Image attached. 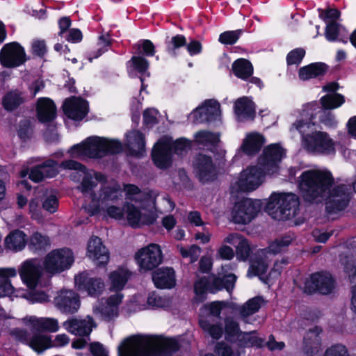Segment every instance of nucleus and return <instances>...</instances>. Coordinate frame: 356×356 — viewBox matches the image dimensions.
<instances>
[{
  "instance_id": "nucleus-1",
  "label": "nucleus",
  "mask_w": 356,
  "mask_h": 356,
  "mask_svg": "<svg viewBox=\"0 0 356 356\" xmlns=\"http://www.w3.org/2000/svg\"><path fill=\"white\" fill-rule=\"evenodd\" d=\"M300 179L299 188L306 201L319 203L325 200L326 210L331 213L342 211L348 206L350 199L348 187L341 184L330 190L334 181L330 172L307 170Z\"/></svg>"
},
{
  "instance_id": "nucleus-2",
  "label": "nucleus",
  "mask_w": 356,
  "mask_h": 356,
  "mask_svg": "<svg viewBox=\"0 0 356 356\" xmlns=\"http://www.w3.org/2000/svg\"><path fill=\"white\" fill-rule=\"evenodd\" d=\"M77 189L91 200L88 208L91 215L99 213L121 196V188L118 183L108 182L103 174L94 171H83V178Z\"/></svg>"
},
{
  "instance_id": "nucleus-3",
  "label": "nucleus",
  "mask_w": 356,
  "mask_h": 356,
  "mask_svg": "<svg viewBox=\"0 0 356 356\" xmlns=\"http://www.w3.org/2000/svg\"><path fill=\"white\" fill-rule=\"evenodd\" d=\"M172 339L157 337H132L125 339L118 348L119 356H168L178 350Z\"/></svg>"
},
{
  "instance_id": "nucleus-4",
  "label": "nucleus",
  "mask_w": 356,
  "mask_h": 356,
  "mask_svg": "<svg viewBox=\"0 0 356 356\" xmlns=\"http://www.w3.org/2000/svg\"><path fill=\"white\" fill-rule=\"evenodd\" d=\"M122 150L121 143L117 140L99 137L88 138L82 144L76 145L70 149L72 156L79 157H102L106 154H117Z\"/></svg>"
},
{
  "instance_id": "nucleus-5",
  "label": "nucleus",
  "mask_w": 356,
  "mask_h": 356,
  "mask_svg": "<svg viewBox=\"0 0 356 356\" xmlns=\"http://www.w3.org/2000/svg\"><path fill=\"white\" fill-rule=\"evenodd\" d=\"M299 199L295 194L280 195L268 208L270 215L277 220H286L295 217L299 211Z\"/></svg>"
},
{
  "instance_id": "nucleus-6",
  "label": "nucleus",
  "mask_w": 356,
  "mask_h": 356,
  "mask_svg": "<svg viewBox=\"0 0 356 356\" xmlns=\"http://www.w3.org/2000/svg\"><path fill=\"white\" fill-rule=\"evenodd\" d=\"M266 171L258 165L249 166L243 170L238 179L232 185V192H251L264 182Z\"/></svg>"
},
{
  "instance_id": "nucleus-7",
  "label": "nucleus",
  "mask_w": 356,
  "mask_h": 356,
  "mask_svg": "<svg viewBox=\"0 0 356 356\" xmlns=\"http://www.w3.org/2000/svg\"><path fill=\"white\" fill-rule=\"evenodd\" d=\"M261 204L259 200L244 199L235 203L231 216L232 221L237 224H248L251 222L260 211Z\"/></svg>"
},
{
  "instance_id": "nucleus-8",
  "label": "nucleus",
  "mask_w": 356,
  "mask_h": 356,
  "mask_svg": "<svg viewBox=\"0 0 356 356\" xmlns=\"http://www.w3.org/2000/svg\"><path fill=\"white\" fill-rule=\"evenodd\" d=\"M74 262L72 252L68 248L52 250L45 257L44 267L52 274L60 273L68 268Z\"/></svg>"
},
{
  "instance_id": "nucleus-9",
  "label": "nucleus",
  "mask_w": 356,
  "mask_h": 356,
  "mask_svg": "<svg viewBox=\"0 0 356 356\" xmlns=\"http://www.w3.org/2000/svg\"><path fill=\"white\" fill-rule=\"evenodd\" d=\"M135 259L140 272L153 270L162 262L161 248L157 244L150 243L136 252Z\"/></svg>"
},
{
  "instance_id": "nucleus-10",
  "label": "nucleus",
  "mask_w": 356,
  "mask_h": 356,
  "mask_svg": "<svg viewBox=\"0 0 356 356\" xmlns=\"http://www.w3.org/2000/svg\"><path fill=\"white\" fill-rule=\"evenodd\" d=\"M302 146L310 152L327 154L334 150V142L327 133L322 131L303 136Z\"/></svg>"
},
{
  "instance_id": "nucleus-11",
  "label": "nucleus",
  "mask_w": 356,
  "mask_h": 356,
  "mask_svg": "<svg viewBox=\"0 0 356 356\" xmlns=\"http://www.w3.org/2000/svg\"><path fill=\"white\" fill-rule=\"evenodd\" d=\"M334 289V280L327 273H316L305 283V292L312 293L318 291L321 294H329Z\"/></svg>"
},
{
  "instance_id": "nucleus-12",
  "label": "nucleus",
  "mask_w": 356,
  "mask_h": 356,
  "mask_svg": "<svg viewBox=\"0 0 356 356\" xmlns=\"http://www.w3.org/2000/svg\"><path fill=\"white\" fill-rule=\"evenodd\" d=\"M152 157L155 165L160 169H167L172 164V139L164 137L154 145Z\"/></svg>"
},
{
  "instance_id": "nucleus-13",
  "label": "nucleus",
  "mask_w": 356,
  "mask_h": 356,
  "mask_svg": "<svg viewBox=\"0 0 356 356\" xmlns=\"http://www.w3.org/2000/svg\"><path fill=\"white\" fill-rule=\"evenodd\" d=\"M284 155V150L277 144H273L264 149L259 159V165L266 174H274L278 170V163Z\"/></svg>"
},
{
  "instance_id": "nucleus-14",
  "label": "nucleus",
  "mask_w": 356,
  "mask_h": 356,
  "mask_svg": "<svg viewBox=\"0 0 356 356\" xmlns=\"http://www.w3.org/2000/svg\"><path fill=\"white\" fill-rule=\"evenodd\" d=\"M25 60L24 49L17 42L5 44L0 51V61L4 67H15Z\"/></svg>"
},
{
  "instance_id": "nucleus-15",
  "label": "nucleus",
  "mask_w": 356,
  "mask_h": 356,
  "mask_svg": "<svg viewBox=\"0 0 356 356\" xmlns=\"http://www.w3.org/2000/svg\"><path fill=\"white\" fill-rule=\"evenodd\" d=\"M75 283L79 290L90 296H98L104 290L105 284L100 277H92L88 272H82L75 277Z\"/></svg>"
},
{
  "instance_id": "nucleus-16",
  "label": "nucleus",
  "mask_w": 356,
  "mask_h": 356,
  "mask_svg": "<svg viewBox=\"0 0 356 356\" xmlns=\"http://www.w3.org/2000/svg\"><path fill=\"white\" fill-rule=\"evenodd\" d=\"M55 305L63 313L74 314L81 305L79 296L72 290H60L54 298Z\"/></svg>"
},
{
  "instance_id": "nucleus-17",
  "label": "nucleus",
  "mask_w": 356,
  "mask_h": 356,
  "mask_svg": "<svg viewBox=\"0 0 356 356\" xmlns=\"http://www.w3.org/2000/svg\"><path fill=\"white\" fill-rule=\"evenodd\" d=\"M193 166L197 175L202 182L211 181L216 177V166L209 156L204 154H197L193 161Z\"/></svg>"
},
{
  "instance_id": "nucleus-18",
  "label": "nucleus",
  "mask_w": 356,
  "mask_h": 356,
  "mask_svg": "<svg viewBox=\"0 0 356 356\" xmlns=\"http://www.w3.org/2000/svg\"><path fill=\"white\" fill-rule=\"evenodd\" d=\"M63 108L69 118L79 121L88 114V104L81 97H72L65 100Z\"/></svg>"
},
{
  "instance_id": "nucleus-19",
  "label": "nucleus",
  "mask_w": 356,
  "mask_h": 356,
  "mask_svg": "<svg viewBox=\"0 0 356 356\" xmlns=\"http://www.w3.org/2000/svg\"><path fill=\"white\" fill-rule=\"evenodd\" d=\"M220 104L213 99L205 101L204 104L193 113L196 123L211 122L218 119L221 115Z\"/></svg>"
},
{
  "instance_id": "nucleus-20",
  "label": "nucleus",
  "mask_w": 356,
  "mask_h": 356,
  "mask_svg": "<svg viewBox=\"0 0 356 356\" xmlns=\"http://www.w3.org/2000/svg\"><path fill=\"white\" fill-rule=\"evenodd\" d=\"M23 282L30 289L36 287L42 274V268L40 263L36 260H29L25 261L19 271Z\"/></svg>"
},
{
  "instance_id": "nucleus-21",
  "label": "nucleus",
  "mask_w": 356,
  "mask_h": 356,
  "mask_svg": "<svg viewBox=\"0 0 356 356\" xmlns=\"http://www.w3.org/2000/svg\"><path fill=\"white\" fill-rule=\"evenodd\" d=\"M126 213L127 221L132 227L151 225L156 220V215L152 210L145 211L142 213L132 204L127 205Z\"/></svg>"
},
{
  "instance_id": "nucleus-22",
  "label": "nucleus",
  "mask_w": 356,
  "mask_h": 356,
  "mask_svg": "<svg viewBox=\"0 0 356 356\" xmlns=\"http://www.w3.org/2000/svg\"><path fill=\"white\" fill-rule=\"evenodd\" d=\"M88 257L97 262L98 266L105 265L109 261V254L102 240L94 236L90 238L87 248Z\"/></svg>"
},
{
  "instance_id": "nucleus-23",
  "label": "nucleus",
  "mask_w": 356,
  "mask_h": 356,
  "mask_svg": "<svg viewBox=\"0 0 356 356\" xmlns=\"http://www.w3.org/2000/svg\"><path fill=\"white\" fill-rule=\"evenodd\" d=\"M22 321L26 325L31 326L33 331L55 332L59 328L58 321L52 318L30 316Z\"/></svg>"
},
{
  "instance_id": "nucleus-24",
  "label": "nucleus",
  "mask_w": 356,
  "mask_h": 356,
  "mask_svg": "<svg viewBox=\"0 0 356 356\" xmlns=\"http://www.w3.org/2000/svg\"><path fill=\"white\" fill-rule=\"evenodd\" d=\"M63 326L69 332L74 335L87 336L91 332L95 324L93 319L88 316L83 320L76 318L70 319L64 322Z\"/></svg>"
},
{
  "instance_id": "nucleus-25",
  "label": "nucleus",
  "mask_w": 356,
  "mask_h": 356,
  "mask_svg": "<svg viewBox=\"0 0 356 356\" xmlns=\"http://www.w3.org/2000/svg\"><path fill=\"white\" fill-rule=\"evenodd\" d=\"M36 111L38 119L42 122H50L56 115L55 104L51 99L47 97H42L38 99Z\"/></svg>"
},
{
  "instance_id": "nucleus-26",
  "label": "nucleus",
  "mask_w": 356,
  "mask_h": 356,
  "mask_svg": "<svg viewBox=\"0 0 356 356\" xmlns=\"http://www.w3.org/2000/svg\"><path fill=\"white\" fill-rule=\"evenodd\" d=\"M56 165V162L49 160L42 165L32 168L29 173V178L33 181L39 182L44 178L53 177L58 173Z\"/></svg>"
},
{
  "instance_id": "nucleus-27",
  "label": "nucleus",
  "mask_w": 356,
  "mask_h": 356,
  "mask_svg": "<svg viewBox=\"0 0 356 356\" xmlns=\"http://www.w3.org/2000/svg\"><path fill=\"white\" fill-rule=\"evenodd\" d=\"M152 280L157 288H172L175 285V271L172 268H159L153 273Z\"/></svg>"
},
{
  "instance_id": "nucleus-28",
  "label": "nucleus",
  "mask_w": 356,
  "mask_h": 356,
  "mask_svg": "<svg viewBox=\"0 0 356 356\" xmlns=\"http://www.w3.org/2000/svg\"><path fill=\"white\" fill-rule=\"evenodd\" d=\"M234 111L241 121L253 120L255 116L254 103L247 97L239 98L236 101Z\"/></svg>"
},
{
  "instance_id": "nucleus-29",
  "label": "nucleus",
  "mask_w": 356,
  "mask_h": 356,
  "mask_svg": "<svg viewBox=\"0 0 356 356\" xmlns=\"http://www.w3.org/2000/svg\"><path fill=\"white\" fill-rule=\"evenodd\" d=\"M265 142L264 137L258 133H250L243 140L241 149L248 155L257 154Z\"/></svg>"
},
{
  "instance_id": "nucleus-30",
  "label": "nucleus",
  "mask_w": 356,
  "mask_h": 356,
  "mask_svg": "<svg viewBox=\"0 0 356 356\" xmlns=\"http://www.w3.org/2000/svg\"><path fill=\"white\" fill-rule=\"evenodd\" d=\"M127 146L132 155L142 154L145 147L144 135L139 131H130L127 135Z\"/></svg>"
},
{
  "instance_id": "nucleus-31",
  "label": "nucleus",
  "mask_w": 356,
  "mask_h": 356,
  "mask_svg": "<svg viewBox=\"0 0 356 356\" xmlns=\"http://www.w3.org/2000/svg\"><path fill=\"white\" fill-rule=\"evenodd\" d=\"M131 273L125 268H118L109 274L111 291H121L130 278Z\"/></svg>"
},
{
  "instance_id": "nucleus-32",
  "label": "nucleus",
  "mask_w": 356,
  "mask_h": 356,
  "mask_svg": "<svg viewBox=\"0 0 356 356\" xmlns=\"http://www.w3.org/2000/svg\"><path fill=\"white\" fill-rule=\"evenodd\" d=\"M327 66L323 63H315L301 67L298 74L301 80L306 81L310 79L319 78L325 75Z\"/></svg>"
},
{
  "instance_id": "nucleus-33",
  "label": "nucleus",
  "mask_w": 356,
  "mask_h": 356,
  "mask_svg": "<svg viewBox=\"0 0 356 356\" xmlns=\"http://www.w3.org/2000/svg\"><path fill=\"white\" fill-rule=\"evenodd\" d=\"M321 348V339L319 334L309 331L304 338L303 350L307 356H318Z\"/></svg>"
},
{
  "instance_id": "nucleus-34",
  "label": "nucleus",
  "mask_w": 356,
  "mask_h": 356,
  "mask_svg": "<svg viewBox=\"0 0 356 356\" xmlns=\"http://www.w3.org/2000/svg\"><path fill=\"white\" fill-rule=\"evenodd\" d=\"M220 141L219 134L209 131H200L194 137L195 143L205 149H211Z\"/></svg>"
},
{
  "instance_id": "nucleus-35",
  "label": "nucleus",
  "mask_w": 356,
  "mask_h": 356,
  "mask_svg": "<svg viewBox=\"0 0 356 356\" xmlns=\"http://www.w3.org/2000/svg\"><path fill=\"white\" fill-rule=\"evenodd\" d=\"M24 102V96L18 90L8 92L2 99L3 106L8 111L15 110Z\"/></svg>"
},
{
  "instance_id": "nucleus-36",
  "label": "nucleus",
  "mask_w": 356,
  "mask_h": 356,
  "mask_svg": "<svg viewBox=\"0 0 356 356\" xmlns=\"http://www.w3.org/2000/svg\"><path fill=\"white\" fill-rule=\"evenodd\" d=\"M15 276L16 270L14 268H0V297L13 294L14 288L9 278Z\"/></svg>"
},
{
  "instance_id": "nucleus-37",
  "label": "nucleus",
  "mask_w": 356,
  "mask_h": 356,
  "mask_svg": "<svg viewBox=\"0 0 356 356\" xmlns=\"http://www.w3.org/2000/svg\"><path fill=\"white\" fill-rule=\"evenodd\" d=\"M26 243V234L19 230H15L5 238V245L8 249L18 251L22 250Z\"/></svg>"
},
{
  "instance_id": "nucleus-38",
  "label": "nucleus",
  "mask_w": 356,
  "mask_h": 356,
  "mask_svg": "<svg viewBox=\"0 0 356 356\" xmlns=\"http://www.w3.org/2000/svg\"><path fill=\"white\" fill-rule=\"evenodd\" d=\"M236 281V276L232 273L225 275L222 278L213 277L211 279V291L215 292L216 291L225 289L227 291L230 292L233 290Z\"/></svg>"
},
{
  "instance_id": "nucleus-39",
  "label": "nucleus",
  "mask_w": 356,
  "mask_h": 356,
  "mask_svg": "<svg viewBox=\"0 0 356 356\" xmlns=\"http://www.w3.org/2000/svg\"><path fill=\"white\" fill-rule=\"evenodd\" d=\"M232 70L237 77L243 79L250 77L253 73L252 65L245 58H240L234 61L232 65Z\"/></svg>"
},
{
  "instance_id": "nucleus-40",
  "label": "nucleus",
  "mask_w": 356,
  "mask_h": 356,
  "mask_svg": "<svg viewBox=\"0 0 356 356\" xmlns=\"http://www.w3.org/2000/svg\"><path fill=\"white\" fill-rule=\"evenodd\" d=\"M29 345L38 353L51 347V341L49 336L42 334H35L30 338Z\"/></svg>"
},
{
  "instance_id": "nucleus-41",
  "label": "nucleus",
  "mask_w": 356,
  "mask_h": 356,
  "mask_svg": "<svg viewBox=\"0 0 356 356\" xmlns=\"http://www.w3.org/2000/svg\"><path fill=\"white\" fill-rule=\"evenodd\" d=\"M237 341L241 347H260L264 343V340L257 336L256 332L240 333Z\"/></svg>"
},
{
  "instance_id": "nucleus-42",
  "label": "nucleus",
  "mask_w": 356,
  "mask_h": 356,
  "mask_svg": "<svg viewBox=\"0 0 356 356\" xmlns=\"http://www.w3.org/2000/svg\"><path fill=\"white\" fill-rule=\"evenodd\" d=\"M124 191L128 195V198L136 202L145 201V205L151 203V200L149 195L142 193L139 188L133 184L124 185Z\"/></svg>"
},
{
  "instance_id": "nucleus-43",
  "label": "nucleus",
  "mask_w": 356,
  "mask_h": 356,
  "mask_svg": "<svg viewBox=\"0 0 356 356\" xmlns=\"http://www.w3.org/2000/svg\"><path fill=\"white\" fill-rule=\"evenodd\" d=\"M263 304L261 297L253 298L241 307L240 313L243 317H248L258 312Z\"/></svg>"
},
{
  "instance_id": "nucleus-44",
  "label": "nucleus",
  "mask_w": 356,
  "mask_h": 356,
  "mask_svg": "<svg viewBox=\"0 0 356 356\" xmlns=\"http://www.w3.org/2000/svg\"><path fill=\"white\" fill-rule=\"evenodd\" d=\"M344 102V97L339 93L327 95L321 97V103L325 109H333L340 106Z\"/></svg>"
},
{
  "instance_id": "nucleus-45",
  "label": "nucleus",
  "mask_w": 356,
  "mask_h": 356,
  "mask_svg": "<svg viewBox=\"0 0 356 356\" xmlns=\"http://www.w3.org/2000/svg\"><path fill=\"white\" fill-rule=\"evenodd\" d=\"M292 239L293 238L288 235L275 240L269 245L268 252L273 254L280 253L291 243Z\"/></svg>"
},
{
  "instance_id": "nucleus-46",
  "label": "nucleus",
  "mask_w": 356,
  "mask_h": 356,
  "mask_svg": "<svg viewBox=\"0 0 356 356\" xmlns=\"http://www.w3.org/2000/svg\"><path fill=\"white\" fill-rule=\"evenodd\" d=\"M292 239L293 238L288 235L275 240L269 245L268 252L273 254L280 253L291 243Z\"/></svg>"
},
{
  "instance_id": "nucleus-47",
  "label": "nucleus",
  "mask_w": 356,
  "mask_h": 356,
  "mask_svg": "<svg viewBox=\"0 0 356 356\" xmlns=\"http://www.w3.org/2000/svg\"><path fill=\"white\" fill-rule=\"evenodd\" d=\"M292 239L293 238L288 235L275 240L269 245L268 252L273 254L280 253L291 243Z\"/></svg>"
},
{
  "instance_id": "nucleus-48",
  "label": "nucleus",
  "mask_w": 356,
  "mask_h": 356,
  "mask_svg": "<svg viewBox=\"0 0 356 356\" xmlns=\"http://www.w3.org/2000/svg\"><path fill=\"white\" fill-rule=\"evenodd\" d=\"M292 239L293 238L288 235L275 240L269 245L268 252L273 254L280 253L291 243Z\"/></svg>"
},
{
  "instance_id": "nucleus-49",
  "label": "nucleus",
  "mask_w": 356,
  "mask_h": 356,
  "mask_svg": "<svg viewBox=\"0 0 356 356\" xmlns=\"http://www.w3.org/2000/svg\"><path fill=\"white\" fill-rule=\"evenodd\" d=\"M199 323L202 330L208 332L213 339H218L222 337L223 330L221 325H211L209 321L204 319H200Z\"/></svg>"
},
{
  "instance_id": "nucleus-50",
  "label": "nucleus",
  "mask_w": 356,
  "mask_h": 356,
  "mask_svg": "<svg viewBox=\"0 0 356 356\" xmlns=\"http://www.w3.org/2000/svg\"><path fill=\"white\" fill-rule=\"evenodd\" d=\"M211 281L209 282L205 277H201L195 281L194 284V291L200 301H202L204 299V295L209 288L211 291Z\"/></svg>"
},
{
  "instance_id": "nucleus-51",
  "label": "nucleus",
  "mask_w": 356,
  "mask_h": 356,
  "mask_svg": "<svg viewBox=\"0 0 356 356\" xmlns=\"http://www.w3.org/2000/svg\"><path fill=\"white\" fill-rule=\"evenodd\" d=\"M267 268L268 266L264 261L261 259H254L251 262L248 271V276L252 277L253 276L264 274L266 272Z\"/></svg>"
},
{
  "instance_id": "nucleus-52",
  "label": "nucleus",
  "mask_w": 356,
  "mask_h": 356,
  "mask_svg": "<svg viewBox=\"0 0 356 356\" xmlns=\"http://www.w3.org/2000/svg\"><path fill=\"white\" fill-rule=\"evenodd\" d=\"M50 245L47 236L36 232L31 238L30 245L35 250L44 249Z\"/></svg>"
},
{
  "instance_id": "nucleus-53",
  "label": "nucleus",
  "mask_w": 356,
  "mask_h": 356,
  "mask_svg": "<svg viewBox=\"0 0 356 356\" xmlns=\"http://www.w3.org/2000/svg\"><path fill=\"white\" fill-rule=\"evenodd\" d=\"M178 248L183 257L191 258V263L195 262L197 260L201 252V248L197 245H192L191 246L189 247L188 249H186L181 246H178Z\"/></svg>"
},
{
  "instance_id": "nucleus-54",
  "label": "nucleus",
  "mask_w": 356,
  "mask_h": 356,
  "mask_svg": "<svg viewBox=\"0 0 356 356\" xmlns=\"http://www.w3.org/2000/svg\"><path fill=\"white\" fill-rule=\"evenodd\" d=\"M191 148V142L186 139L180 138L176 141L172 140V151L173 150L178 155H182L190 150Z\"/></svg>"
},
{
  "instance_id": "nucleus-55",
  "label": "nucleus",
  "mask_w": 356,
  "mask_h": 356,
  "mask_svg": "<svg viewBox=\"0 0 356 356\" xmlns=\"http://www.w3.org/2000/svg\"><path fill=\"white\" fill-rule=\"evenodd\" d=\"M241 30L225 31L219 36V41L224 44H233L239 38Z\"/></svg>"
},
{
  "instance_id": "nucleus-56",
  "label": "nucleus",
  "mask_w": 356,
  "mask_h": 356,
  "mask_svg": "<svg viewBox=\"0 0 356 356\" xmlns=\"http://www.w3.org/2000/svg\"><path fill=\"white\" fill-rule=\"evenodd\" d=\"M323 356H350L348 349L342 344H335L328 348Z\"/></svg>"
},
{
  "instance_id": "nucleus-57",
  "label": "nucleus",
  "mask_w": 356,
  "mask_h": 356,
  "mask_svg": "<svg viewBox=\"0 0 356 356\" xmlns=\"http://www.w3.org/2000/svg\"><path fill=\"white\" fill-rule=\"evenodd\" d=\"M236 254L241 260H245L249 257L250 248L248 241L243 238L236 247Z\"/></svg>"
},
{
  "instance_id": "nucleus-58",
  "label": "nucleus",
  "mask_w": 356,
  "mask_h": 356,
  "mask_svg": "<svg viewBox=\"0 0 356 356\" xmlns=\"http://www.w3.org/2000/svg\"><path fill=\"white\" fill-rule=\"evenodd\" d=\"M225 333L229 339L236 337H238V334L242 333L240 332L238 324L232 320H225Z\"/></svg>"
},
{
  "instance_id": "nucleus-59",
  "label": "nucleus",
  "mask_w": 356,
  "mask_h": 356,
  "mask_svg": "<svg viewBox=\"0 0 356 356\" xmlns=\"http://www.w3.org/2000/svg\"><path fill=\"white\" fill-rule=\"evenodd\" d=\"M33 134V129L29 120H23L20 122L18 129V135L19 138L26 140L31 138Z\"/></svg>"
},
{
  "instance_id": "nucleus-60",
  "label": "nucleus",
  "mask_w": 356,
  "mask_h": 356,
  "mask_svg": "<svg viewBox=\"0 0 356 356\" xmlns=\"http://www.w3.org/2000/svg\"><path fill=\"white\" fill-rule=\"evenodd\" d=\"M216 356H235L232 348L225 342H218L214 348Z\"/></svg>"
},
{
  "instance_id": "nucleus-61",
  "label": "nucleus",
  "mask_w": 356,
  "mask_h": 356,
  "mask_svg": "<svg viewBox=\"0 0 356 356\" xmlns=\"http://www.w3.org/2000/svg\"><path fill=\"white\" fill-rule=\"evenodd\" d=\"M58 200L54 195H47L42 202V208L50 213H54L58 208Z\"/></svg>"
},
{
  "instance_id": "nucleus-62",
  "label": "nucleus",
  "mask_w": 356,
  "mask_h": 356,
  "mask_svg": "<svg viewBox=\"0 0 356 356\" xmlns=\"http://www.w3.org/2000/svg\"><path fill=\"white\" fill-rule=\"evenodd\" d=\"M98 312L102 315V318L106 320H110L111 318L118 315V310L116 308L113 307L107 304L101 305L98 309Z\"/></svg>"
},
{
  "instance_id": "nucleus-63",
  "label": "nucleus",
  "mask_w": 356,
  "mask_h": 356,
  "mask_svg": "<svg viewBox=\"0 0 356 356\" xmlns=\"http://www.w3.org/2000/svg\"><path fill=\"white\" fill-rule=\"evenodd\" d=\"M305 51L303 49H296L289 53L287 63L289 65L298 64L305 56Z\"/></svg>"
},
{
  "instance_id": "nucleus-64",
  "label": "nucleus",
  "mask_w": 356,
  "mask_h": 356,
  "mask_svg": "<svg viewBox=\"0 0 356 356\" xmlns=\"http://www.w3.org/2000/svg\"><path fill=\"white\" fill-rule=\"evenodd\" d=\"M339 33V24L336 22H330L325 29V37L329 40H335Z\"/></svg>"
}]
</instances>
